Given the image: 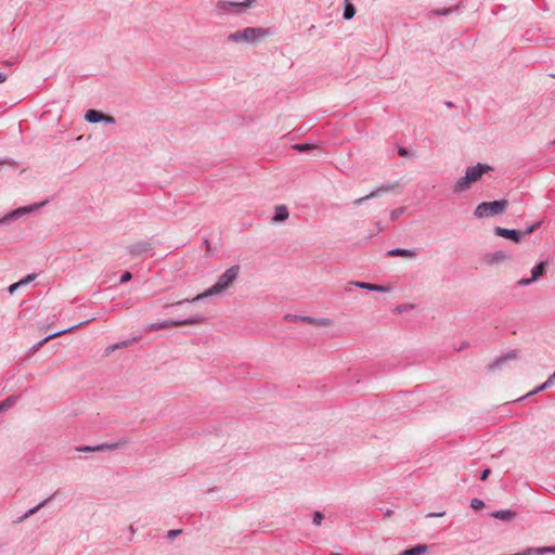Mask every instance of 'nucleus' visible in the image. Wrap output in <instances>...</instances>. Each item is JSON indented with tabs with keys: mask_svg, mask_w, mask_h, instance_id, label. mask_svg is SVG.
<instances>
[{
	"mask_svg": "<svg viewBox=\"0 0 555 555\" xmlns=\"http://www.w3.org/2000/svg\"><path fill=\"white\" fill-rule=\"evenodd\" d=\"M518 357V353L516 350H509L508 352L498 357L493 363L491 364V367L492 369H499L501 367L504 363H506L507 361L509 360H515L517 359Z\"/></svg>",
	"mask_w": 555,
	"mask_h": 555,
	"instance_id": "2eb2a0df",
	"label": "nucleus"
},
{
	"mask_svg": "<svg viewBox=\"0 0 555 555\" xmlns=\"http://www.w3.org/2000/svg\"><path fill=\"white\" fill-rule=\"evenodd\" d=\"M372 292L387 293L390 291L389 286L373 284L371 287Z\"/></svg>",
	"mask_w": 555,
	"mask_h": 555,
	"instance_id": "e433bc0d",
	"label": "nucleus"
},
{
	"mask_svg": "<svg viewBox=\"0 0 555 555\" xmlns=\"http://www.w3.org/2000/svg\"><path fill=\"white\" fill-rule=\"evenodd\" d=\"M21 287L20 283H13L9 286L8 292L13 295Z\"/></svg>",
	"mask_w": 555,
	"mask_h": 555,
	"instance_id": "c03bdc74",
	"label": "nucleus"
},
{
	"mask_svg": "<svg viewBox=\"0 0 555 555\" xmlns=\"http://www.w3.org/2000/svg\"><path fill=\"white\" fill-rule=\"evenodd\" d=\"M44 204H46V202H41V203H37V204H33V205H28V206H24V207H20V208L11 210L10 212L5 214L3 217L0 218V227L7 225V224L11 223L12 221H15L28 214L36 211L37 209L42 207Z\"/></svg>",
	"mask_w": 555,
	"mask_h": 555,
	"instance_id": "39448f33",
	"label": "nucleus"
},
{
	"mask_svg": "<svg viewBox=\"0 0 555 555\" xmlns=\"http://www.w3.org/2000/svg\"><path fill=\"white\" fill-rule=\"evenodd\" d=\"M428 551V546L425 544H416L413 547L406 548L399 553V555H424Z\"/></svg>",
	"mask_w": 555,
	"mask_h": 555,
	"instance_id": "a211bd4d",
	"label": "nucleus"
},
{
	"mask_svg": "<svg viewBox=\"0 0 555 555\" xmlns=\"http://www.w3.org/2000/svg\"><path fill=\"white\" fill-rule=\"evenodd\" d=\"M266 34L267 31L263 28L246 27L230 34L228 40L236 43H254Z\"/></svg>",
	"mask_w": 555,
	"mask_h": 555,
	"instance_id": "7ed1b4c3",
	"label": "nucleus"
},
{
	"mask_svg": "<svg viewBox=\"0 0 555 555\" xmlns=\"http://www.w3.org/2000/svg\"><path fill=\"white\" fill-rule=\"evenodd\" d=\"M301 315L287 313L284 315V320L288 322L300 321Z\"/></svg>",
	"mask_w": 555,
	"mask_h": 555,
	"instance_id": "58836bf2",
	"label": "nucleus"
},
{
	"mask_svg": "<svg viewBox=\"0 0 555 555\" xmlns=\"http://www.w3.org/2000/svg\"><path fill=\"white\" fill-rule=\"evenodd\" d=\"M444 514V512L429 513L427 514V517H442Z\"/></svg>",
	"mask_w": 555,
	"mask_h": 555,
	"instance_id": "a18cd8bd",
	"label": "nucleus"
},
{
	"mask_svg": "<svg viewBox=\"0 0 555 555\" xmlns=\"http://www.w3.org/2000/svg\"><path fill=\"white\" fill-rule=\"evenodd\" d=\"M469 346V344L467 341H463L462 345L457 348V350H464L466 349L467 347Z\"/></svg>",
	"mask_w": 555,
	"mask_h": 555,
	"instance_id": "de8ad7c7",
	"label": "nucleus"
},
{
	"mask_svg": "<svg viewBox=\"0 0 555 555\" xmlns=\"http://www.w3.org/2000/svg\"><path fill=\"white\" fill-rule=\"evenodd\" d=\"M508 258L507 253L503 250H496L486 256V261L490 264L501 262Z\"/></svg>",
	"mask_w": 555,
	"mask_h": 555,
	"instance_id": "f3484780",
	"label": "nucleus"
},
{
	"mask_svg": "<svg viewBox=\"0 0 555 555\" xmlns=\"http://www.w3.org/2000/svg\"><path fill=\"white\" fill-rule=\"evenodd\" d=\"M473 180L470 179L469 175L465 171V176L460 178L453 185V193L460 194L462 192L467 191L472 184Z\"/></svg>",
	"mask_w": 555,
	"mask_h": 555,
	"instance_id": "9b49d317",
	"label": "nucleus"
},
{
	"mask_svg": "<svg viewBox=\"0 0 555 555\" xmlns=\"http://www.w3.org/2000/svg\"><path fill=\"white\" fill-rule=\"evenodd\" d=\"M356 13H357V10H356L354 4L351 2V0H345L344 12H343L344 20L349 21V20L353 18Z\"/></svg>",
	"mask_w": 555,
	"mask_h": 555,
	"instance_id": "412c9836",
	"label": "nucleus"
},
{
	"mask_svg": "<svg viewBox=\"0 0 555 555\" xmlns=\"http://www.w3.org/2000/svg\"><path fill=\"white\" fill-rule=\"evenodd\" d=\"M28 517H26V514L24 513L21 517H18V519L16 520V522H23L24 520H26Z\"/></svg>",
	"mask_w": 555,
	"mask_h": 555,
	"instance_id": "09e8293b",
	"label": "nucleus"
},
{
	"mask_svg": "<svg viewBox=\"0 0 555 555\" xmlns=\"http://www.w3.org/2000/svg\"><path fill=\"white\" fill-rule=\"evenodd\" d=\"M129 443V440L126 438H121L116 442H104L95 446H80L77 447L76 450L78 452H95V451H113L120 449Z\"/></svg>",
	"mask_w": 555,
	"mask_h": 555,
	"instance_id": "423d86ee",
	"label": "nucleus"
},
{
	"mask_svg": "<svg viewBox=\"0 0 555 555\" xmlns=\"http://www.w3.org/2000/svg\"><path fill=\"white\" fill-rule=\"evenodd\" d=\"M330 555H341V554H339V553H331Z\"/></svg>",
	"mask_w": 555,
	"mask_h": 555,
	"instance_id": "603ef678",
	"label": "nucleus"
},
{
	"mask_svg": "<svg viewBox=\"0 0 555 555\" xmlns=\"http://www.w3.org/2000/svg\"><path fill=\"white\" fill-rule=\"evenodd\" d=\"M397 186V183H383L379 188L373 190L372 192H378V196L383 193L390 192Z\"/></svg>",
	"mask_w": 555,
	"mask_h": 555,
	"instance_id": "b1692460",
	"label": "nucleus"
},
{
	"mask_svg": "<svg viewBox=\"0 0 555 555\" xmlns=\"http://www.w3.org/2000/svg\"><path fill=\"white\" fill-rule=\"evenodd\" d=\"M182 531L180 529H171L167 532V538L169 540H173L177 538Z\"/></svg>",
	"mask_w": 555,
	"mask_h": 555,
	"instance_id": "ea45409f",
	"label": "nucleus"
},
{
	"mask_svg": "<svg viewBox=\"0 0 555 555\" xmlns=\"http://www.w3.org/2000/svg\"><path fill=\"white\" fill-rule=\"evenodd\" d=\"M515 512L511 511V509H500V511H495L491 514V516L495 519H500V520H503V521H508V520H512L514 517H515Z\"/></svg>",
	"mask_w": 555,
	"mask_h": 555,
	"instance_id": "6ab92c4d",
	"label": "nucleus"
},
{
	"mask_svg": "<svg viewBox=\"0 0 555 555\" xmlns=\"http://www.w3.org/2000/svg\"><path fill=\"white\" fill-rule=\"evenodd\" d=\"M300 321L309 323V324H313V325H326L328 323L327 319L312 318V317H307V315H301Z\"/></svg>",
	"mask_w": 555,
	"mask_h": 555,
	"instance_id": "4be33fe9",
	"label": "nucleus"
},
{
	"mask_svg": "<svg viewBox=\"0 0 555 555\" xmlns=\"http://www.w3.org/2000/svg\"><path fill=\"white\" fill-rule=\"evenodd\" d=\"M131 343H132V340H124V341L111 345L109 347H107L106 352L108 353L109 351H114L118 348L128 347L131 345Z\"/></svg>",
	"mask_w": 555,
	"mask_h": 555,
	"instance_id": "c85d7f7f",
	"label": "nucleus"
},
{
	"mask_svg": "<svg viewBox=\"0 0 555 555\" xmlns=\"http://www.w3.org/2000/svg\"><path fill=\"white\" fill-rule=\"evenodd\" d=\"M323 519H324V515L322 512L317 511L313 513L312 522L314 526H320L322 524Z\"/></svg>",
	"mask_w": 555,
	"mask_h": 555,
	"instance_id": "f704fd0d",
	"label": "nucleus"
},
{
	"mask_svg": "<svg viewBox=\"0 0 555 555\" xmlns=\"http://www.w3.org/2000/svg\"><path fill=\"white\" fill-rule=\"evenodd\" d=\"M129 530H130V532H131V533H134V532H135V529L133 528V526H130V527H129Z\"/></svg>",
	"mask_w": 555,
	"mask_h": 555,
	"instance_id": "3c124183",
	"label": "nucleus"
},
{
	"mask_svg": "<svg viewBox=\"0 0 555 555\" xmlns=\"http://www.w3.org/2000/svg\"><path fill=\"white\" fill-rule=\"evenodd\" d=\"M470 507L475 511H479L485 507V502L480 499H473L470 501Z\"/></svg>",
	"mask_w": 555,
	"mask_h": 555,
	"instance_id": "72a5a7b5",
	"label": "nucleus"
},
{
	"mask_svg": "<svg viewBox=\"0 0 555 555\" xmlns=\"http://www.w3.org/2000/svg\"><path fill=\"white\" fill-rule=\"evenodd\" d=\"M405 209H406V208H405L404 206L399 207V208H396V209H392V210L390 211V219H391L392 221H395V220L399 219V218L404 214Z\"/></svg>",
	"mask_w": 555,
	"mask_h": 555,
	"instance_id": "c756f323",
	"label": "nucleus"
},
{
	"mask_svg": "<svg viewBox=\"0 0 555 555\" xmlns=\"http://www.w3.org/2000/svg\"><path fill=\"white\" fill-rule=\"evenodd\" d=\"M459 9V5L452 7V8H442V9H435L431 11L434 15L438 16H446L449 15L451 12L456 11Z\"/></svg>",
	"mask_w": 555,
	"mask_h": 555,
	"instance_id": "393cba45",
	"label": "nucleus"
},
{
	"mask_svg": "<svg viewBox=\"0 0 555 555\" xmlns=\"http://www.w3.org/2000/svg\"><path fill=\"white\" fill-rule=\"evenodd\" d=\"M446 105H447L448 107H452V106H453V103H452L451 101H447V102H446Z\"/></svg>",
	"mask_w": 555,
	"mask_h": 555,
	"instance_id": "8fccbe9b",
	"label": "nucleus"
},
{
	"mask_svg": "<svg viewBox=\"0 0 555 555\" xmlns=\"http://www.w3.org/2000/svg\"><path fill=\"white\" fill-rule=\"evenodd\" d=\"M85 119L91 124L105 122V124H114L115 118L108 115L103 114L96 109H88L85 115Z\"/></svg>",
	"mask_w": 555,
	"mask_h": 555,
	"instance_id": "6e6552de",
	"label": "nucleus"
},
{
	"mask_svg": "<svg viewBox=\"0 0 555 555\" xmlns=\"http://www.w3.org/2000/svg\"><path fill=\"white\" fill-rule=\"evenodd\" d=\"M7 79H8L7 74H4V73H0V83L5 82V81H7Z\"/></svg>",
	"mask_w": 555,
	"mask_h": 555,
	"instance_id": "49530a36",
	"label": "nucleus"
},
{
	"mask_svg": "<svg viewBox=\"0 0 555 555\" xmlns=\"http://www.w3.org/2000/svg\"><path fill=\"white\" fill-rule=\"evenodd\" d=\"M85 323H86V322H80V323H78V324H76V325H73V326L68 327V328L62 330V331H60V332H56V333H54V334H51V335H49V336L44 337L43 339L39 340V341H38V343L33 347V350H38V349H39L40 347H42V346H43L48 340H50V339H52V338H54V337H57V336H60V335H62V334H64V333L70 332V331H73V330H75V328H78V327H80V326H81L82 324H85Z\"/></svg>",
	"mask_w": 555,
	"mask_h": 555,
	"instance_id": "4468645a",
	"label": "nucleus"
},
{
	"mask_svg": "<svg viewBox=\"0 0 555 555\" xmlns=\"http://www.w3.org/2000/svg\"><path fill=\"white\" fill-rule=\"evenodd\" d=\"M203 321H204V318L202 315H193V317H190V318L183 319V320H165L163 322L152 323V324L147 325L145 331L153 332V331L169 328L172 326L194 325V324H198Z\"/></svg>",
	"mask_w": 555,
	"mask_h": 555,
	"instance_id": "20e7f679",
	"label": "nucleus"
},
{
	"mask_svg": "<svg viewBox=\"0 0 555 555\" xmlns=\"http://www.w3.org/2000/svg\"><path fill=\"white\" fill-rule=\"evenodd\" d=\"M398 154L401 157H409L411 155L410 151L408 149H405V147H402V146H400L398 149Z\"/></svg>",
	"mask_w": 555,
	"mask_h": 555,
	"instance_id": "37998d69",
	"label": "nucleus"
},
{
	"mask_svg": "<svg viewBox=\"0 0 555 555\" xmlns=\"http://www.w3.org/2000/svg\"><path fill=\"white\" fill-rule=\"evenodd\" d=\"M417 255V249L415 248H392L387 251V256L390 257H408L414 258Z\"/></svg>",
	"mask_w": 555,
	"mask_h": 555,
	"instance_id": "ddd939ff",
	"label": "nucleus"
},
{
	"mask_svg": "<svg viewBox=\"0 0 555 555\" xmlns=\"http://www.w3.org/2000/svg\"><path fill=\"white\" fill-rule=\"evenodd\" d=\"M493 232L496 236L511 240L514 243H519L522 240V232L516 229L495 227Z\"/></svg>",
	"mask_w": 555,
	"mask_h": 555,
	"instance_id": "0eeeda50",
	"label": "nucleus"
},
{
	"mask_svg": "<svg viewBox=\"0 0 555 555\" xmlns=\"http://www.w3.org/2000/svg\"><path fill=\"white\" fill-rule=\"evenodd\" d=\"M153 249V245L147 241L137 242L128 246V251L134 257H140L150 253Z\"/></svg>",
	"mask_w": 555,
	"mask_h": 555,
	"instance_id": "9d476101",
	"label": "nucleus"
},
{
	"mask_svg": "<svg viewBox=\"0 0 555 555\" xmlns=\"http://www.w3.org/2000/svg\"><path fill=\"white\" fill-rule=\"evenodd\" d=\"M131 279H132V274H131V272H129V271H125V272L120 275V278H119V283H120V284H125V283L129 282Z\"/></svg>",
	"mask_w": 555,
	"mask_h": 555,
	"instance_id": "4c0bfd02",
	"label": "nucleus"
},
{
	"mask_svg": "<svg viewBox=\"0 0 555 555\" xmlns=\"http://www.w3.org/2000/svg\"><path fill=\"white\" fill-rule=\"evenodd\" d=\"M554 384H555V372L553 374H551L548 376V378L544 383H542L541 385H539L533 390L528 392L526 396L519 398L518 400H524V399H526L528 397H531V396L537 395V393H539L541 391H544L547 388L552 387Z\"/></svg>",
	"mask_w": 555,
	"mask_h": 555,
	"instance_id": "f8f14e48",
	"label": "nucleus"
},
{
	"mask_svg": "<svg viewBox=\"0 0 555 555\" xmlns=\"http://www.w3.org/2000/svg\"><path fill=\"white\" fill-rule=\"evenodd\" d=\"M378 197V192H371L369 193L367 195L363 196V197H360V198H357L353 201V205L356 207L360 206L361 204H363L364 202L369 201V199H372V198H376Z\"/></svg>",
	"mask_w": 555,
	"mask_h": 555,
	"instance_id": "bb28decb",
	"label": "nucleus"
},
{
	"mask_svg": "<svg viewBox=\"0 0 555 555\" xmlns=\"http://www.w3.org/2000/svg\"><path fill=\"white\" fill-rule=\"evenodd\" d=\"M15 402L13 397H8L7 399L0 401V412L9 410Z\"/></svg>",
	"mask_w": 555,
	"mask_h": 555,
	"instance_id": "cd10ccee",
	"label": "nucleus"
},
{
	"mask_svg": "<svg viewBox=\"0 0 555 555\" xmlns=\"http://www.w3.org/2000/svg\"><path fill=\"white\" fill-rule=\"evenodd\" d=\"M55 496V493H53L50 498L41 501L39 504H37L36 506L31 507L30 509H28L25 514H26V517H30L33 516L34 514H36L40 508H42L43 506H46L48 504V502H50L51 500H53Z\"/></svg>",
	"mask_w": 555,
	"mask_h": 555,
	"instance_id": "5701e85b",
	"label": "nucleus"
},
{
	"mask_svg": "<svg viewBox=\"0 0 555 555\" xmlns=\"http://www.w3.org/2000/svg\"><path fill=\"white\" fill-rule=\"evenodd\" d=\"M491 474V469L490 468H483L480 473V480L485 481L488 479V477L490 476Z\"/></svg>",
	"mask_w": 555,
	"mask_h": 555,
	"instance_id": "79ce46f5",
	"label": "nucleus"
},
{
	"mask_svg": "<svg viewBox=\"0 0 555 555\" xmlns=\"http://www.w3.org/2000/svg\"><path fill=\"white\" fill-rule=\"evenodd\" d=\"M492 168L487 164L478 163L476 166L467 167L466 172L469 175L473 182H477L481 179V177L491 171Z\"/></svg>",
	"mask_w": 555,
	"mask_h": 555,
	"instance_id": "1a4fd4ad",
	"label": "nucleus"
},
{
	"mask_svg": "<svg viewBox=\"0 0 555 555\" xmlns=\"http://www.w3.org/2000/svg\"><path fill=\"white\" fill-rule=\"evenodd\" d=\"M240 272L238 266H232L228 268L217 280V282L204 293L195 296L192 300H180L176 305H183L185 302H197L210 296L219 295L223 291L228 289L232 283L237 279Z\"/></svg>",
	"mask_w": 555,
	"mask_h": 555,
	"instance_id": "f257e3e1",
	"label": "nucleus"
},
{
	"mask_svg": "<svg viewBox=\"0 0 555 555\" xmlns=\"http://www.w3.org/2000/svg\"><path fill=\"white\" fill-rule=\"evenodd\" d=\"M541 224H542V221H538V222L527 227L525 229V231L522 232V236L533 233L535 230H538L541 227Z\"/></svg>",
	"mask_w": 555,
	"mask_h": 555,
	"instance_id": "2f4dec72",
	"label": "nucleus"
},
{
	"mask_svg": "<svg viewBox=\"0 0 555 555\" xmlns=\"http://www.w3.org/2000/svg\"><path fill=\"white\" fill-rule=\"evenodd\" d=\"M293 149L296 152L304 153V152H308L310 150H313L314 149V144H312V143H297V144L293 145Z\"/></svg>",
	"mask_w": 555,
	"mask_h": 555,
	"instance_id": "a878e982",
	"label": "nucleus"
},
{
	"mask_svg": "<svg viewBox=\"0 0 555 555\" xmlns=\"http://www.w3.org/2000/svg\"><path fill=\"white\" fill-rule=\"evenodd\" d=\"M535 282L534 280H532V278H522L520 279L517 284L520 285V286H528L530 285L531 283Z\"/></svg>",
	"mask_w": 555,
	"mask_h": 555,
	"instance_id": "a19ab883",
	"label": "nucleus"
},
{
	"mask_svg": "<svg viewBox=\"0 0 555 555\" xmlns=\"http://www.w3.org/2000/svg\"><path fill=\"white\" fill-rule=\"evenodd\" d=\"M288 218L287 207L284 205H279L275 207L273 221L283 222Z\"/></svg>",
	"mask_w": 555,
	"mask_h": 555,
	"instance_id": "aec40b11",
	"label": "nucleus"
},
{
	"mask_svg": "<svg viewBox=\"0 0 555 555\" xmlns=\"http://www.w3.org/2000/svg\"><path fill=\"white\" fill-rule=\"evenodd\" d=\"M352 285H354L356 287L358 288H361V289H366V291H371V287H372V283H367V282H360V281H357V282H351Z\"/></svg>",
	"mask_w": 555,
	"mask_h": 555,
	"instance_id": "c9c22d12",
	"label": "nucleus"
},
{
	"mask_svg": "<svg viewBox=\"0 0 555 555\" xmlns=\"http://www.w3.org/2000/svg\"><path fill=\"white\" fill-rule=\"evenodd\" d=\"M546 261H540L531 269V278L534 281H538L540 278H542L546 273Z\"/></svg>",
	"mask_w": 555,
	"mask_h": 555,
	"instance_id": "dca6fc26",
	"label": "nucleus"
},
{
	"mask_svg": "<svg viewBox=\"0 0 555 555\" xmlns=\"http://www.w3.org/2000/svg\"><path fill=\"white\" fill-rule=\"evenodd\" d=\"M255 0H244L242 2H233V1H230L228 2L229 5L231 7H236V8H240V9H246L248 8L251 2H254Z\"/></svg>",
	"mask_w": 555,
	"mask_h": 555,
	"instance_id": "7c9ffc66",
	"label": "nucleus"
},
{
	"mask_svg": "<svg viewBox=\"0 0 555 555\" xmlns=\"http://www.w3.org/2000/svg\"><path fill=\"white\" fill-rule=\"evenodd\" d=\"M508 206L506 199L482 202L477 205L474 211V216L478 219L490 218L502 215Z\"/></svg>",
	"mask_w": 555,
	"mask_h": 555,
	"instance_id": "f03ea898",
	"label": "nucleus"
},
{
	"mask_svg": "<svg viewBox=\"0 0 555 555\" xmlns=\"http://www.w3.org/2000/svg\"><path fill=\"white\" fill-rule=\"evenodd\" d=\"M36 276L37 275L35 273L27 274L26 276L21 279L18 281V283H20L21 286H25V285L31 283L33 281H35Z\"/></svg>",
	"mask_w": 555,
	"mask_h": 555,
	"instance_id": "473e14b6",
	"label": "nucleus"
}]
</instances>
